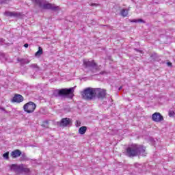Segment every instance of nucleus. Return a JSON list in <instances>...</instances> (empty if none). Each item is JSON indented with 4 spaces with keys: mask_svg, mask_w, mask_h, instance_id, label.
Wrapping results in <instances>:
<instances>
[{
    "mask_svg": "<svg viewBox=\"0 0 175 175\" xmlns=\"http://www.w3.org/2000/svg\"><path fill=\"white\" fill-rule=\"evenodd\" d=\"M126 155L127 157H133L139 155L146 157L147 153L146 152V147L141 145H132L126 150Z\"/></svg>",
    "mask_w": 175,
    "mask_h": 175,
    "instance_id": "obj_1",
    "label": "nucleus"
},
{
    "mask_svg": "<svg viewBox=\"0 0 175 175\" xmlns=\"http://www.w3.org/2000/svg\"><path fill=\"white\" fill-rule=\"evenodd\" d=\"M96 91H98V90L95 88H88L81 92V95L83 99L92 100V99H94V98L96 96Z\"/></svg>",
    "mask_w": 175,
    "mask_h": 175,
    "instance_id": "obj_2",
    "label": "nucleus"
},
{
    "mask_svg": "<svg viewBox=\"0 0 175 175\" xmlns=\"http://www.w3.org/2000/svg\"><path fill=\"white\" fill-rule=\"evenodd\" d=\"M10 170L14 172L16 174H21V173H29V168L25 167L24 164H12L10 166Z\"/></svg>",
    "mask_w": 175,
    "mask_h": 175,
    "instance_id": "obj_3",
    "label": "nucleus"
},
{
    "mask_svg": "<svg viewBox=\"0 0 175 175\" xmlns=\"http://www.w3.org/2000/svg\"><path fill=\"white\" fill-rule=\"evenodd\" d=\"M73 92H75V88H70L69 89H61L55 90L54 95L55 96H68V98H73Z\"/></svg>",
    "mask_w": 175,
    "mask_h": 175,
    "instance_id": "obj_4",
    "label": "nucleus"
},
{
    "mask_svg": "<svg viewBox=\"0 0 175 175\" xmlns=\"http://www.w3.org/2000/svg\"><path fill=\"white\" fill-rule=\"evenodd\" d=\"M37 1V5L41 8V9H50L51 10H54L55 12H57L59 9L58 6H56L54 4H51L49 2H47L45 0H36Z\"/></svg>",
    "mask_w": 175,
    "mask_h": 175,
    "instance_id": "obj_5",
    "label": "nucleus"
},
{
    "mask_svg": "<svg viewBox=\"0 0 175 175\" xmlns=\"http://www.w3.org/2000/svg\"><path fill=\"white\" fill-rule=\"evenodd\" d=\"M83 64L84 68H92V69H95V70H99V66H98V64H96L94 60L90 61L85 59L83 60Z\"/></svg>",
    "mask_w": 175,
    "mask_h": 175,
    "instance_id": "obj_6",
    "label": "nucleus"
},
{
    "mask_svg": "<svg viewBox=\"0 0 175 175\" xmlns=\"http://www.w3.org/2000/svg\"><path fill=\"white\" fill-rule=\"evenodd\" d=\"M23 109L26 113H33L36 109V105L33 102L30 101L24 105Z\"/></svg>",
    "mask_w": 175,
    "mask_h": 175,
    "instance_id": "obj_7",
    "label": "nucleus"
},
{
    "mask_svg": "<svg viewBox=\"0 0 175 175\" xmlns=\"http://www.w3.org/2000/svg\"><path fill=\"white\" fill-rule=\"evenodd\" d=\"M95 90H97L96 91V95H97V98L99 99H103V98L106 96V91L105 90H101L100 88H95Z\"/></svg>",
    "mask_w": 175,
    "mask_h": 175,
    "instance_id": "obj_8",
    "label": "nucleus"
},
{
    "mask_svg": "<svg viewBox=\"0 0 175 175\" xmlns=\"http://www.w3.org/2000/svg\"><path fill=\"white\" fill-rule=\"evenodd\" d=\"M57 125L59 126H68V125H70V119L68 118H63L60 122H57Z\"/></svg>",
    "mask_w": 175,
    "mask_h": 175,
    "instance_id": "obj_9",
    "label": "nucleus"
},
{
    "mask_svg": "<svg viewBox=\"0 0 175 175\" xmlns=\"http://www.w3.org/2000/svg\"><path fill=\"white\" fill-rule=\"evenodd\" d=\"M152 120L153 121H155V122H159L163 120V117L162 116H161L160 113L156 112L152 114Z\"/></svg>",
    "mask_w": 175,
    "mask_h": 175,
    "instance_id": "obj_10",
    "label": "nucleus"
},
{
    "mask_svg": "<svg viewBox=\"0 0 175 175\" xmlns=\"http://www.w3.org/2000/svg\"><path fill=\"white\" fill-rule=\"evenodd\" d=\"M4 16H5L6 17H20V16H21V14L16 12L5 11L4 12Z\"/></svg>",
    "mask_w": 175,
    "mask_h": 175,
    "instance_id": "obj_11",
    "label": "nucleus"
},
{
    "mask_svg": "<svg viewBox=\"0 0 175 175\" xmlns=\"http://www.w3.org/2000/svg\"><path fill=\"white\" fill-rule=\"evenodd\" d=\"M24 100V97L20 94H16L13 98V102H16V103H20Z\"/></svg>",
    "mask_w": 175,
    "mask_h": 175,
    "instance_id": "obj_12",
    "label": "nucleus"
},
{
    "mask_svg": "<svg viewBox=\"0 0 175 175\" xmlns=\"http://www.w3.org/2000/svg\"><path fill=\"white\" fill-rule=\"evenodd\" d=\"M21 155V151L20 150L16 149L11 152V156L12 158H18Z\"/></svg>",
    "mask_w": 175,
    "mask_h": 175,
    "instance_id": "obj_13",
    "label": "nucleus"
},
{
    "mask_svg": "<svg viewBox=\"0 0 175 175\" xmlns=\"http://www.w3.org/2000/svg\"><path fill=\"white\" fill-rule=\"evenodd\" d=\"M129 10H131V8H129L128 9H122L120 10V16H122V17H126L129 13Z\"/></svg>",
    "mask_w": 175,
    "mask_h": 175,
    "instance_id": "obj_14",
    "label": "nucleus"
},
{
    "mask_svg": "<svg viewBox=\"0 0 175 175\" xmlns=\"http://www.w3.org/2000/svg\"><path fill=\"white\" fill-rule=\"evenodd\" d=\"M85 132H87V126H81L79 129V133H80V135H84V133H85Z\"/></svg>",
    "mask_w": 175,
    "mask_h": 175,
    "instance_id": "obj_15",
    "label": "nucleus"
},
{
    "mask_svg": "<svg viewBox=\"0 0 175 175\" xmlns=\"http://www.w3.org/2000/svg\"><path fill=\"white\" fill-rule=\"evenodd\" d=\"M43 54V49L42 47L38 48V51L36 53L35 55L36 57H39L40 55H42Z\"/></svg>",
    "mask_w": 175,
    "mask_h": 175,
    "instance_id": "obj_16",
    "label": "nucleus"
},
{
    "mask_svg": "<svg viewBox=\"0 0 175 175\" xmlns=\"http://www.w3.org/2000/svg\"><path fill=\"white\" fill-rule=\"evenodd\" d=\"M131 23H144L145 22L143 21V19L139 18V19H133L131 21Z\"/></svg>",
    "mask_w": 175,
    "mask_h": 175,
    "instance_id": "obj_17",
    "label": "nucleus"
},
{
    "mask_svg": "<svg viewBox=\"0 0 175 175\" xmlns=\"http://www.w3.org/2000/svg\"><path fill=\"white\" fill-rule=\"evenodd\" d=\"M3 158L5 159H9V152H7L3 154Z\"/></svg>",
    "mask_w": 175,
    "mask_h": 175,
    "instance_id": "obj_18",
    "label": "nucleus"
},
{
    "mask_svg": "<svg viewBox=\"0 0 175 175\" xmlns=\"http://www.w3.org/2000/svg\"><path fill=\"white\" fill-rule=\"evenodd\" d=\"M174 116V111H169V116L170 117H173Z\"/></svg>",
    "mask_w": 175,
    "mask_h": 175,
    "instance_id": "obj_19",
    "label": "nucleus"
},
{
    "mask_svg": "<svg viewBox=\"0 0 175 175\" xmlns=\"http://www.w3.org/2000/svg\"><path fill=\"white\" fill-rule=\"evenodd\" d=\"M167 66H172V62H167Z\"/></svg>",
    "mask_w": 175,
    "mask_h": 175,
    "instance_id": "obj_20",
    "label": "nucleus"
},
{
    "mask_svg": "<svg viewBox=\"0 0 175 175\" xmlns=\"http://www.w3.org/2000/svg\"><path fill=\"white\" fill-rule=\"evenodd\" d=\"M3 43V39L1 38L0 39V44H2Z\"/></svg>",
    "mask_w": 175,
    "mask_h": 175,
    "instance_id": "obj_21",
    "label": "nucleus"
},
{
    "mask_svg": "<svg viewBox=\"0 0 175 175\" xmlns=\"http://www.w3.org/2000/svg\"><path fill=\"white\" fill-rule=\"evenodd\" d=\"M32 2H34V3H36V5H38V2H37V0H31Z\"/></svg>",
    "mask_w": 175,
    "mask_h": 175,
    "instance_id": "obj_22",
    "label": "nucleus"
},
{
    "mask_svg": "<svg viewBox=\"0 0 175 175\" xmlns=\"http://www.w3.org/2000/svg\"><path fill=\"white\" fill-rule=\"evenodd\" d=\"M28 46H29L28 44H24V47H25V49H27Z\"/></svg>",
    "mask_w": 175,
    "mask_h": 175,
    "instance_id": "obj_23",
    "label": "nucleus"
},
{
    "mask_svg": "<svg viewBox=\"0 0 175 175\" xmlns=\"http://www.w3.org/2000/svg\"><path fill=\"white\" fill-rule=\"evenodd\" d=\"M91 6H96V3H92Z\"/></svg>",
    "mask_w": 175,
    "mask_h": 175,
    "instance_id": "obj_24",
    "label": "nucleus"
},
{
    "mask_svg": "<svg viewBox=\"0 0 175 175\" xmlns=\"http://www.w3.org/2000/svg\"><path fill=\"white\" fill-rule=\"evenodd\" d=\"M122 89V87L120 86V87L119 88V91H121Z\"/></svg>",
    "mask_w": 175,
    "mask_h": 175,
    "instance_id": "obj_25",
    "label": "nucleus"
},
{
    "mask_svg": "<svg viewBox=\"0 0 175 175\" xmlns=\"http://www.w3.org/2000/svg\"><path fill=\"white\" fill-rule=\"evenodd\" d=\"M77 123L79 124V121H77Z\"/></svg>",
    "mask_w": 175,
    "mask_h": 175,
    "instance_id": "obj_26",
    "label": "nucleus"
}]
</instances>
